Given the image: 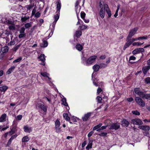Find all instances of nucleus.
<instances>
[{"mask_svg": "<svg viewBox=\"0 0 150 150\" xmlns=\"http://www.w3.org/2000/svg\"><path fill=\"white\" fill-rule=\"evenodd\" d=\"M97 58V56L96 55L91 56L88 59L85 63H84V62L83 63L85 65L87 66L91 65L95 62Z\"/></svg>", "mask_w": 150, "mask_h": 150, "instance_id": "nucleus-1", "label": "nucleus"}, {"mask_svg": "<svg viewBox=\"0 0 150 150\" xmlns=\"http://www.w3.org/2000/svg\"><path fill=\"white\" fill-rule=\"evenodd\" d=\"M105 4H102L101 2L99 3V6L100 8L99 11V15L100 17L103 18L105 16V10L106 11V8L104 7Z\"/></svg>", "mask_w": 150, "mask_h": 150, "instance_id": "nucleus-2", "label": "nucleus"}, {"mask_svg": "<svg viewBox=\"0 0 150 150\" xmlns=\"http://www.w3.org/2000/svg\"><path fill=\"white\" fill-rule=\"evenodd\" d=\"M134 99L136 103L139 106L142 107H144L145 106V102L140 98L138 97H136Z\"/></svg>", "mask_w": 150, "mask_h": 150, "instance_id": "nucleus-3", "label": "nucleus"}, {"mask_svg": "<svg viewBox=\"0 0 150 150\" xmlns=\"http://www.w3.org/2000/svg\"><path fill=\"white\" fill-rule=\"evenodd\" d=\"M138 30V28L137 27L134 28L131 30L129 33V34L127 37V39L131 38L136 33Z\"/></svg>", "mask_w": 150, "mask_h": 150, "instance_id": "nucleus-4", "label": "nucleus"}, {"mask_svg": "<svg viewBox=\"0 0 150 150\" xmlns=\"http://www.w3.org/2000/svg\"><path fill=\"white\" fill-rule=\"evenodd\" d=\"M37 107L39 111H43L46 112L47 110V107L41 103L38 104Z\"/></svg>", "mask_w": 150, "mask_h": 150, "instance_id": "nucleus-5", "label": "nucleus"}, {"mask_svg": "<svg viewBox=\"0 0 150 150\" xmlns=\"http://www.w3.org/2000/svg\"><path fill=\"white\" fill-rule=\"evenodd\" d=\"M60 122L58 120H57L55 122V128L56 132L57 133H60L61 132V128L60 127Z\"/></svg>", "mask_w": 150, "mask_h": 150, "instance_id": "nucleus-6", "label": "nucleus"}, {"mask_svg": "<svg viewBox=\"0 0 150 150\" xmlns=\"http://www.w3.org/2000/svg\"><path fill=\"white\" fill-rule=\"evenodd\" d=\"M80 0H77L75 3V9L76 13L77 16L80 12V9H81L80 6H78L80 1Z\"/></svg>", "mask_w": 150, "mask_h": 150, "instance_id": "nucleus-7", "label": "nucleus"}, {"mask_svg": "<svg viewBox=\"0 0 150 150\" xmlns=\"http://www.w3.org/2000/svg\"><path fill=\"white\" fill-rule=\"evenodd\" d=\"M134 91L136 94L142 98L144 92L141 91L139 88H134Z\"/></svg>", "mask_w": 150, "mask_h": 150, "instance_id": "nucleus-8", "label": "nucleus"}, {"mask_svg": "<svg viewBox=\"0 0 150 150\" xmlns=\"http://www.w3.org/2000/svg\"><path fill=\"white\" fill-rule=\"evenodd\" d=\"M131 121L132 123L134 125H141L143 124L142 121L139 119H134L132 120Z\"/></svg>", "mask_w": 150, "mask_h": 150, "instance_id": "nucleus-9", "label": "nucleus"}, {"mask_svg": "<svg viewBox=\"0 0 150 150\" xmlns=\"http://www.w3.org/2000/svg\"><path fill=\"white\" fill-rule=\"evenodd\" d=\"M144 50L143 48H137L133 50L132 51V54H135L137 53L144 52Z\"/></svg>", "mask_w": 150, "mask_h": 150, "instance_id": "nucleus-10", "label": "nucleus"}, {"mask_svg": "<svg viewBox=\"0 0 150 150\" xmlns=\"http://www.w3.org/2000/svg\"><path fill=\"white\" fill-rule=\"evenodd\" d=\"M11 34V32L9 31L6 30L3 31L1 34V37L3 38L7 37L10 35Z\"/></svg>", "mask_w": 150, "mask_h": 150, "instance_id": "nucleus-11", "label": "nucleus"}, {"mask_svg": "<svg viewBox=\"0 0 150 150\" xmlns=\"http://www.w3.org/2000/svg\"><path fill=\"white\" fill-rule=\"evenodd\" d=\"M120 127V125L119 123H114L110 126V129H112L117 130Z\"/></svg>", "mask_w": 150, "mask_h": 150, "instance_id": "nucleus-12", "label": "nucleus"}, {"mask_svg": "<svg viewBox=\"0 0 150 150\" xmlns=\"http://www.w3.org/2000/svg\"><path fill=\"white\" fill-rule=\"evenodd\" d=\"M139 128L140 129H142L146 132L149 131L150 129V128L149 126L145 125H141L139 126Z\"/></svg>", "mask_w": 150, "mask_h": 150, "instance_id": "nucleus-13", "label": "nucleus"}, {"mask_svg": "<svg viewBox=\"0 0 150 150\" xmlns=\"http://www.w3.org/2000/svg\"><path fill=\"white\" fill-rule=\"evenodd\" d=\"M57 5V11L56 12H60V10L61 7V4L60 0H58L56 2V4Z\"/></svg>", "mask_w": 150, "mask_h": 150, "instance_id": "nucleus-14", "label": "nucleus"}, {"mask_svg": "<svg viewBox=\"0 0 150 150\" xmlns=\"http://www.w3.org/2000/svg\"><path fill=\"white\" fill-rule=\"evenodd\" d=\"M150 69V66L149 65L143 67L142 69V71L144 74L146 75Z\"/></svg>", "mask_w": 150, "mask_h": 150, "instance_id": "nucleus-15", "label": "nucleus"}, {"mask_svg": "<svg viewBox=\"0 0 150 150\" xmlns=\"http://www.w3.org/2000/svg\"><path fill=\"white\" fill-rule=\"evenodd\" d=\"M104 7L106 8V11L108 14V17H110L111 16L112 13L108 5L106 4H105Z\"/></svg>", "mask_w": 150, "mask_h": 150, "instance_id": "nucleus-16", "label": "nucleus"}, {"mask_svg": "<svg viewBox=\"0 0 150 150\" xmlns=\"http://www.w3.org/2000/svg\"><path fill=\"white\" fill-rule=\"evenodd\" d=\"M123 126L127 127L129 124V122L126 119H124L121 122Z\"/></svg>", "mask_w": 150, "mask_h": 150, "instance_id": "nucleus-17", "label": "nucleus"}, {"mask_svg": "<svg viewBox=\"0 0 150 150\" xmlns=\"http://www.w3.org/2000/svg\"><path fill=\"white\" fill-rule=\"evenodd\" d=\"M91 113L88 112L84 116L82 117V119L84 121H86L87 120L89 117L91 116Z\"/></svg>", "mask_w": 150, "mask_h": 150, "instance_id": "nucleus-18", "label": "nucleus"}, {"mask_svg": "<svg viewBox=\"0 0 150 150\" xmlns=\"http://www.w3.org/2000/svg\"><path fill=\"white\" fill-rule=\"evenodd\" d=\"M24 131L26 133H30L32 132V129L31 127H29L28 126H25L23 127Z\"/></svg>", "mask_w": 150, "mask_h": 150, "instance_id": "nucleus-19", "label": "nucleus"}, {"mask_svg": "<svg viewBox=\"0 0 150 150\" xmlns=\"http://www.w3.org/2000/svg\"><path fill=\"white\" fill-rule=\"evenodd\" d=\"M7 115L6 114H2L0 117V122H3L6 121Z\"/></svg>", "mask_w": 150, "mask_h": 150, "instance_id": "nucleus-20", "label": "nucleus"}, {"mask_svg": "<svg viewBox=\"0 0 150 150\" xmlns=\"http://www.w3.org/2000/svg\"><path fill=\"white\" fill-rule=\"evenodd\" d=\"M56 14L54 15V24L55 23H56L57 21L58 20L60 15V12H56Z\"/></svg>", "mask_w": 150, "mask_h": 150, "instance_id": "nucleus-21", "label": "nucleus"}, {"mask_svg": "<svg viewBox=\"0 0 150 150\" xmlns=\"http://www.w3.org/2000/svg\"><path fill=\"white\" fill-rule=\"evenodd\" d=\"M102 125V124L101 123H100L98 125L96 126L93 128V130H96L97 131H99L101 130V128L100 127Z\"/></svg>", "mask_w": 150, "mask_h": 150, "instance_id": "nucleus-22", "label": "nucleus"}, {"mask_svg": "<svg viewBox=\"0 0 150 150\" xmlns=\"http://www.w3.org/2000/svg\"><path fill=\"white\" fill-rule=\"evenodd\" d=\"M142 98L150 100V93H144Z\"/></svg>", "mask_w": 150, "mask_h": 150, "instance_id": "nucleus-23", "label": "nucleus"}, {"mask_svg": "<svg viewBox=\"0 0 150 150\" xmlns=\"http://www.w3.org/2000/svg\"><path fill=\"white\" fill-rule=\"evenodd\" d=\"M38 58L40 59V61L43 62H44L45 61V55L43 54H41L40 56L38 57Z\"/></svg>", "mask_w": 150, "mask_h": 150, "instance_id": "nucleus-24", "label": "nucleus"}, {"mask_svg": "<svg viewBox=\"0 0 150 150\" xmlns=\"http://www.w3.org/2000/svg\"><path fill=\"white\" fill-rule=\"evenodd\" d=\"M99 68V66L97 64L95 65L93 67V69L94 71L96 72L98 71Z\"/></svg>", "mask_w": 150, "mask_h": 150, "instance_id": "nucleus-25", "label": "nucleus"}, {"mask_svg": "<svg viewBox=\"0 0 150 150\" xmlns=\"http://www.w3.org/2000/svg\"><path fill=\"white\" fill-rule=\"evenodd\" d=\"M92 142L90 140L89 141V143L86 147V149L87 150H88L89 149H91L92 147Z\"/></svg>", "mask_w": 150, "mask_h": 150, "instance_id": "nucleus-26", "label": "nucleus"}, {"mask_svg": "<svg viewBox=\"0 0 150 150\" xmlns=\"http://www.w3.org/2000/svg\"><path fill=\"white\" fill-rule=\"evenodd\" d=\"M15 67L14 66H12L9 69L8 71L6 72V73L8 74H10L11 72L14 69Z\"/></svg>", "mask_w": 150, "mask_h": 150, "instance_id": "nucleus-27", "label": "nucleus"}, {"mask_svg": "<svg viewBox=\"0 0 150 150\" xmlns=\"http://www.w3.org/2000/svg\"><path fill=\"white\" fill-rule=\"evenodd\" d=\"M29 140L30 139L28 136H25L22 139V141L23 142H28Z\"/></svg>", "mask_w": 150, "mask_h": 150, "instance_id": "nucleus-28", "label": "nucleus"}, {"mask_svg": "<svg viewBox=\"0 0 150 150\" xmlns=\"http://www.w3.org/2000/svg\"><path fill=\"white\" fill-rule=\"evenodd\" d=\"M40 74L42 76L48 78L50 80L51 79V78H50L49 77V74L47 72H41Z\"/></svg>", "mask_w": 150, "mask_h": 150, "instance_id": "nucleus-29", "label": "nucleus"}, {"mask_svg": "<svg viewBox=\"0 0 150 150\" xmlns=\"http://www.w3.org/2000/svg\"><path fill=\"white\" fill-rule=\"evenodd\" d=\"M76 47V49L79 51H81L83 48L82 46L79 44H77Z\"/></svg>", "mask_w": 150, "mask_h": 150, "instance_id": "nucleus-30", "label": "nucleus"}, {"mask_svg": "<svg viewBox=\"0 0 150 150\" xmlns=\"http://www.w3.org/2000/svg\"><path fill=\"white\" fill-rule=\"evenodd\" d=\"M48 43L46 41L44 40L42 43L41 44L40 46L42 47H45L47 46Z\"/></svg>", "mask_w": 150, "mask_h": 150, "instance_id": "nucleus-31", "label": "nucleus"}, {"mask_svg": "<svg viewBox=\"0 0 150 150\" xmlns=\"http://www.w3.org/2000/svg\"><path fill=\"white\" fill-rule=\"evenodd\" d=\"M8 47L7 46L3 47L1 49V51L3 53L7 52L8 51Z\"/></svg>", "mask_w": 150, "mask_h": 150, "instance_id": "nucleus-32", "label": "nucleus"}, {"mask_svg": "<svg viewBox=\"0 0 150 150\" xmlns=\"http://www.w3.org/2000/svg\"><path fill=\"white\" fill-rule=\"evenodd\" d=\"M82 32L81 31L79 30L76 31L75 36L77 38H79L81 35Z\"/></svg>", "mask_w": 150, "mask_h": 150, "instance_id": "nucleus-33", "label": "nucleus"}, {"mask_svg": "<svg viewBox=\"0 0 150 150\" xmlns=\"http://www.w3.org/2000/svg\"><path fill=\"white\" fill-rule=\"evenodd\" d=\"M8 88L6 86H3L0 87V91L2 92H5Z\"/></svg>", "mask_w": 150, "mask_h": 150, "instance_id": "nucleus-34", "label": "nucleus"}, {"mask_svg": "<svg viewBox=\"0 0 150 150\" xmlns=\"http://www.w3.org/2000/svg\"><path fill=\"white\" fill-rule=\"evenodd\" d=\"M63 116L64 118L67 121H69L70 120V118L68 116V115L67 113H64L63 114Z\"/></svg>", "mask_w": 150, "mask_h": 150, "instance_id": "nucleus-35", "label": "nucleus"}, {"mask_svg": "<svg viewBox=\"0 0 150 150\" xmlns=\"http://www.w3.org/2000/svg\"><path fill=\"white\" fill-rule=\"evenodd\" d=\"M150 38V35L148 36V37L147 36H144L142 37H139L138 38V40H146L148 38Z\"/></svg>", "mask_w": 150, "mask_h": 150, "instance_id": "nucleus-36", "label": "nucleus"}, {"mask_svg": "<svg viewBox=\"0 0 150 150\" xmlns=\"http://www.w3.org/2000/svg\"><path fill=\"white\" fill-rule=\"evenodd\" d=\"M16 128L14 127H13L11 129V131L8 132L9 134L10 135H11L14 133L16 132Z\"/></svg>", "mask_w": 150, "mask_h": 150, "instance_id": "nucleus-37", "label": "nucleus"}, {"mask_svg": "<svg viewBox=\"0 0 150 150\" xmlns=\"http://www.w3.org/2000/svg\"><path fill=\"white\" fill-rule=\"evenodd\" d=\"M144 43H141V42H134L133 43L132 45L134 46H140L142 45Z\"/></svg>", "mask_w": 150, "mask_h": 150, "instance_id": "nucleus-38", "label": "nucleus"}, {"mask_svg": "<svg viewBox=\"0 0 150 150\" xmlns=\"http://www.w3.org/2000/svg\"><path fill=\"white\" fill-rule=\"evenodd\" d=\"M120 8V6L119 5H118L117 6V9L116 10L115 13L114 15V16L116 18L117 16H118V12L119 10V8Z\"/></svg>", "mask_w": 150, "mask_h": 150, "instance_id": "nucleus-39", "label": "nucleus"}, {"mask_svg": "<svg viewBox=\"0 0 150 150\" xmlns=\"http://www.w3.org/2000/svg\"><path fill=\"white\" fill-rule=\"evenodd\" d=\"M62 104L65 106H68V104L66 102V98H64L62 100Z\"/></svg>", "mask_w": 150, "mask_h": 150, "instance_id": "nucleus-40", "label": "nucleus"}, {"mask_svg": "<svg viewBox=\"0 0 150 150\" xmlns=\"http://www.w3.org/2000/svg\"><path fill=\"white\" fill-rule=\"evenodd\" d=\"M132 112L133 114L136 115H140V112L137 110H132Z\"/></svg>", "mask_w": 150, "mask_h": 150, "instance_id": "nucleus-41", "label": "nucleus"}, {"mask_svg": "<svg viewBox=\"0 0 150 150\" xmlns=\"http://www.w3.org/2000/svg\"><path fill=\"white\" fill-rule=\"evenodd\" d=\"M87 27L85 25L82 24V25L79 26V28L81 30H83L86 29L87 28Z\"/></svg>", "mask_w": 150, "mask_h": 150, "instance_id": "nucleus-42", "label": "nucleus"}, {"mask_svg": "<svg viewBox=\"0 0 150 150\" xmlns=\"http://www.w3.org/2000/svg\"><path fill=\"white\" fill-rule=\"evenodd\" d=\"M144 81L147 84L150 83V77H148L145 78Z\"/></svg>", "mask_w": 150, "mask_h": 150, "instance_id": "nucleus-43", "label": "nucleus"}, {"mask_svg": "<svg viewBox=\"0 0 150 150\" xmlns=\"http://www.w3.org/2000/svg\"><path fill=\"white\" fill-rule=\"evenodd\" d=\"M22 59V57H20L17 58V59L14 60L13 61V63H15L16 62H18L20 61Z\"/></svg>", "mask_w": 150, "mask_h": 150, "instance_id": "nucleus-44", "label": "nucleus"}, {"mask_svg": "<svg viewBox=\"0 0 150 150\" xmlns=\"http://www.w3.org/2000/svg\"><path fill=\"white\" fill-rule=\"evenodd\" d=\"M130 38H129L128 39L127 38L126 40L127 41V43L129 45H130L132 43V40L131 39H129Z\"/></svg>", "mask_w": 150, "mask_h": 150, "instance_id": "nucleus-45", "label": "nucleus"}, {"mask_svg": "<svg viewBox=\"0 0 150 150\" xmlns=\"http://www.w3.org/2000/svg\"><path fill=\"white\" fill-rule=\"evenodd\" d=\"M34 6L33 5H32L31 4H30L29 5H27L25 6V7L27 8L28 10H30L31 8H33V7Z\"/></svg>", "mask_w": 150, "mask_h": 150, "instance_id": "nucleus-46", "label": "nucleus"}, {"mask_svg": "<svg viewBox=\"0 0 150 150\" xmlns=\"http://www.w3.org/2000/svg\"><path fill=\"white\" fill-rule=\"evenodd\" d=\"M86 16V13L83 11H81V17L83 19L85 18Z\"/></svg>", "mask_w": 150, "mask_h": 150, "instance_id": "nucleus-47", "label": "nucleus"}, {"mask_svg": "<svg viewBox=\"0 0 150 150\" xmlns=\"http://www.w3.org/2000/svg\"><path fill=\"white\" fill-rule=\"evenodd\" d=\"M96 99L97 100V101L99 103H100L101 102L102 100V98L100 96H98L97 97Z\"/></svg>", "mask_w": 150, "mask_h": 150, "instance_id": "nucleus-48", "label": "nucleus"}, {"mask_svg": "<svg viewBox=\"0 0 150 150\" xmlns=\"http://www.w3.org/2000/svg\"><path fill=\"white\" fill-rule=\"evenodd\" d=\"M31 24L30 23H28L25 25V27L26 28H28L31 26Z\"/></svg>", "mask_w": 150, "mask_h": 150, "instance_id": "nucleus-49", "label": "nucleus"}, {"mask_svg": "<svg viewBox=\"0 0 150 150\" xmlns=\"http://www.w3.org/2000/svg\"><path fill=\"white\" fill-rule=\"evenodd\" d=\"M29 17H27L26 16H25L23 17H22L21 18V20L22 22H24L26 21L29 18Z\"/></svg>", "mask_w": 150, "mask_h": 150, "instance_id": "nucleus-50", "label": "nucleus"}, {"mask_svg": "<svg viewBox=\"0 0 150 150\" xmlns=\"http://www.w3.org/2000/svg\"><path fill=\"white\" fill-rule=\"evenodd\" d=\"M107 134V133L106 132H101L98 134V135L101 136H106Z\"/></svg>", "mask_w": 150, "mask_h": 150, "instance_id": "nucleus-51", "label": "nucleus"}, {"mask_svg": "<svg viewBox=\"0 0 150 150\" xmlns=\"http://www.w3.org/2000/svg\"><path fill=\"white\" fill-rule=\"evenodd\" d=\"M20 46V45H17L16 46L14 47L13 49V50L14 51H16V50Z\"/></svg>", "mask_w": 150, "mask_h": 150, "instance_id": "nucleus-52", "label": "nucleus"}, {"mask_svg": "<svg viewBox=\"0 0 150 150\" xmlns=\"http://www.w3.org/2000/svg\"><path fill=\"white\" fill-rule=\"evenodd\" d=\"M36 11V8L35 7L33 9V10L32 11V14H31L32 16H33L35 14Z\"/></svg>", "mask_w": 150, "mask_h": 150, "instance_id": "nucleus-53", "label": "nucleus"}, {"mask_svg": "<svg viewBox=\"0 0 150 150\" xmlns=\"http://www.w3.org/2000/svg\"><path fill=\"white\" fill-rule=\"evenodd\" d=\"M25 30V28L24 27L21 28L20 31V33H24Z\"/></svg>", "mask_w": 150, "mask_h": 150, "instance_id": "nucleus-54", "label": "nucleus"}, {"mask_svg": "<svg viewBox=\"0 0 150 150\" xmlns=\"http://www.w3.org/2000/svg\"><path fill=\"white\" fill-rule=\"evenodd\" d=\"M40 15V13L39 12H38L36 13H35L34 15H35V17L38 18L39 17Z\"/></svg>", "mask_w": 150, "mask_h": 150, "instance_id": "nucleus-55", "label": "nucleus"}, {"mask_svg": "<svg viewBox=\"0 0 150 150\" xmlns=\"http://www.w3.org/2000/svg\"><path fill=\"white\" fill-rule=\"evenodd\" d=\"M130 45H129L127 43H126L125 44V45L124 47H123V49L124 50H125L126 48H127V47H129Z\"/></svg>", "mask_w": 150, "mask_h": 150, "instance_id": "nucleus-56", "label": "nucleus"}, {"mask_svg": "<svg viewBox=\"0 0 150 150\" xmlns=\"http://www.w3.org/2000/svg\"><path fill=\"white\" fill-rule=\"evenodd\" d=\"M17 136V134H15L13 135L12 136L10 139V140H12V141L14 138H16Z\"/></svg>", "mask_w": 150, "mask_h": 150, "instance_id": "nucleus-57", "label": "nucleus"}, {"mask_svg": "<svg viewBox=\"0 0 150 150\" xmlns=\"http://www.w3.org/2000/svg\"><path fill=\"white\" fill-rule=\"evenodd\" d=\"M22 118V116L21 115H18L17 116L16 118L18 120H21Z\"/></svg>", "mask_w": 150, "mask_h": 150, "instance_id": "nucleus-58", "label": "nucleus"}, {"mask_svg": "<svg viewBox=\"0 0 150 150\" xmlns=\"http://www.w3.org/2000/svg\"><path fill=\"white\" fill-rule=\"evenodd\" d=\"M102 91V90L101 88H100L99 87H98V88L97 90V93L98 94H99Z\"/></svg>", "mask_w": 150, "mask_h": 150, "instance_id": "nucleus-59", "label": "nucleus"}, {"mask_svg": "<svg viewBox=\"0 0 150 150\" xmlns=\"http://www.w3.org/2000/svg\"><path fill=\"white\" fill-rule=\"evenodd\" d=\"M25 34L24 33H21L18 35V37L19 38H23L25 36Z\"/></svg>", "mask_w": 150, "mask_h": 150, "instance_id": "nucleus-60", "label": "nucleus"}, {"mask_svg": "<svg viewBox=\"0 0 150 150\" xmlns=\"http://www.w3.org/2000/svg\"><path fill=\"white\" fill-rule=\"evenodd\" d=\"M135 59H136V57L133 56H130L129 57V61H130V60H135Z\"/></svg>", "mask_w": 150, "mask_h": 150, "instance_id": "nucleus-61", "label": "nucleus"}, {"mask_svg": "<svg viewBox=\"0 0 150 150\" xmlns=\"http://www.w3.org/2000/svg\"><path fill=\"white\" fill-rule=\"evenodd\" d=\"M9 28L10 30H14L15 29V27L12 25H10L9 26Z\"/></svg>", "mask_w": 150, "mask_h": 150, "instance_id": "nucleus-62", "label": "nucleus"}, {"mask_svg": "<svg viewBox=\"0 0 150 150\" xmlns=\"http://www.w3.org/2000/svg\"><path fill=\"white\" fill-rule=\"evenodd\" d=\"M12 141V140H10V139H9L8 142L7 144H6V146L7 147V146H9V145L11 144Z\"/></svg>", "mask_w": 150, "mask_h": 150, "instance_id": "nucleus-63", "label": "nucleus"}, {"mask_svg": "<svg viewBox=\"0 0 150 150\" xmlns=\"http://www.w3.org/2000/svg\"><path fill=\"white\" fill-rule=\"evenodd\" d=\"M93 133V131H91L88 134V137H91Z\"/></svg>", "mask_w": 150, "mask_h": 150, "instance_id": "nucleus-64", "label": "nucleus"}]
</instances>
